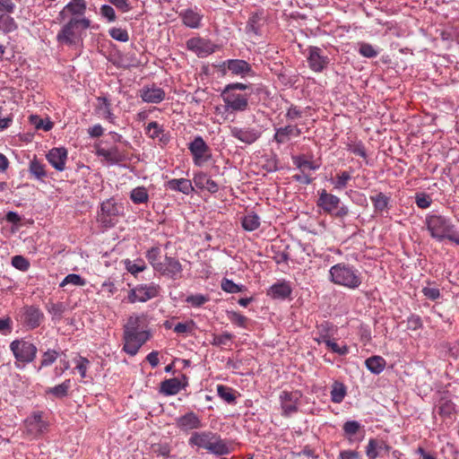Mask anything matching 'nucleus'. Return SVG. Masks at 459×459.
<instances>
[{
	"label": "nucleus",
	"mask_w": 459,
	"mask_h": 459,
	"mask_svg": "<svg viewBox=\"0 0 459 459\" xmlns=\"http://www.w3.org/2000/svg\"><path fill=\"white\" fill-rule=\"evenodd\" d=\"M188 445L197 449H204L217 456L229 455L232 452L230 441L222 438L221 435L212 430L192 432Z\"/></svg>",
	"instance_id": "obj_1"
},
{
	"label": "nucleus",
	"mask_w": 459,
	"mask_h": 459,
	"mask_svg": "<svg viewBox=\"0 0 459 459\" xmlns=\"http://www.w3.org/2000/svg\"><path fill=\"white\" fill-rule=\"evenodd\" d=\"M56 34L59 45L72 47L82 41L85 30L91 27L90 19L70 18L65 22Z\"/></svg>",
	"instance_id": "obj_2"
},
{
	"label": "nucleus",
	"mask_w": 459,
	"mask_h": 459,
	"mask_svg": "<svg viewBox=\"0 0 459 459\" xmlns=\"http://www.w3.org/2000/svg\"><path fill=\"white\" fill-rule=\"evenodd\" d=\"M426 225L433 238L438 241L447 238L459 245V236L454 235V226L445 216L439 214H428L426 217Z\"/></svg>",
	"instance_id": "obj_3"
},
{
	"label": "nucleus",
	"mask_w": 459,
	"mask_h": 459,
	"mask_svg": "<svg viewBox=\"0 0 459 459\" xmlns=\"http://www.w3.org/2000/svg\"><path fill=\"white\" fill-rule=\"evenodd\" d=\"M329 273L333 283L348 289H357L362 283L359 272L348 264H337L331 267Z\"/></svg>",
	"instance_id": "obj_4"
},
{
	"label": "nucleus",
	"mask_w": 459,
	"mask_h": 459,
	"mask_svg": "<svg viewBox=\"0 0 459 459\" xmlns=\"http://www.w3.org/2000/svg\"><path fill=\"white\" fill-rule=\"evenodd\" d=\"M318 331L320 337L317 338V343H325L327 350L339 356H345L349 353L348 345L344 342H338L335 338L338 331L336 325L326 322L320 325Z\"/></svg>",
	"instance_id": "obj_5"
},
{
	"label": "nucleus",
	"mask_w": 459,
	"mask_h": 459,
	"mask_svg": "<svg viewBox=\"0 0 459 459\" xmlns=\"http://www.w3.org/2000/svg\"><path fill=\"white\" fill-rule=\"evenodd\" d=\"M10 350L16 359L15 366L20 368V363L28 364L32 362L37 355V347L23 339L14 340L10 343Z\"/></svg>",
	"instance_id": "obj_6"
},
{
	"label": "nucleus",
	"mask_w": 459,
	"mask_h": 459,
	"mask_svg": "<svg viewBox=\"0 0 459 459\" xmlns=\"http://www.w3.org/2000/svg\"><path fill=\"white\" fill-rule=\"evenodd\" d=\"M221 98L225 103L226 112H245L249 107V95L247 93L233 92L228 90H223Z\"/></svg>",
	"instance_id": "obj_7"
},
{
	"label": "nucleus",
	"mask_w": 459,
	"mask_h": 459,
	"mask_svg": "<svg viewBox=\"0 0 459 459\" xmlns=\"http://www.w3.org/2000/svg\"><path fill=\"white\" fill-rule=\"evenodd\" d=\"M219 71L227 75L230 73L233 76L246 77L253 75V69L249 63L243 59H228L215 65Z\"/></svg>",
	"instance_id": "obj_8"
},
{
	"label": "nucleus",
	"mask_w": 459,
	"mask_h": 459,
	"mask_svg": "<svg viewBox=\"0 0 459 459\" xmlns=\"http://www.w3.org/2000/svg\"><path fill=\"white\" fill-rule=\"evenodd\" d=\"M160 287L153 282L149 284H139L131 289L127 295L129 303L146 302L160 295Z\"/></svg>",
	"instance_id": "obj_9"
},
{
	"label": "nucleus",
	"mask_w": 459,
	"mask_h": 459,
	"mask_svg": "<svg viewBox=\"0 0 459 459\" xmlns=\"http://www.w3.org/2000/svg\"><path fill=\"white\" fill-rule=\"evenodd\" d=\"M149 331L131 332L124 331L123 350L129 355L134 356L140 348L149 340Z\"/></svg>",
	"instance_id": "obj_10"
},
{
	"label": "nucleus",
	"mask_w": 459,
	"mask_h": 459,
	"mask_svg": "<svg viewBox=\"0 0 459 459\" xmlns=\"http://www.w3.org/2000/svg\"><path fill=\"white\" fill-rule=\"evenodd\" d=\"M188 150L193 157V162L195 166H202L207 162L211 157V149L204 142L202 136H195V139L188 143Z\"/></svg>",
	"instance_id": "obj_11"
},
{
	"label": "nucleus",
	"mask_w": 459,
	"mask_h": 459,
	"mask_svg": "<svg viewBox=\"0 0 459 459\" xmlns=\"http://www.w3.org/2000/svg\"><path fill=\"white\" fill-rule=\"evenodd\" d=\"M120 208L113 199L104 201L98 214V221L106 228L113 227L117 222Z\"/></svg>",
	"instance_id": "obj_12"
},
{
	"label": "nucleus",
	"mask_w": 459,
	"mask_h": 459,
	"mask_svg": "<svg viewBox=\"0 0 459 459\" xmlns=\"http://www.w3.org/2000/svg\"><path fill=\"white\" fill-rule=\"evenodd\" d=\"M87 3L85 0H71L66 4L57 15L59 22H65L70 18L88 19L85 17Z\"/></svg>",
	"instance_id": "obj_13"
},
{
	"label": "nucleus",
	"mask_w": 459,
	"mask_h": 459,
	"mask_svg": "<svg viewBox=\"0 0 459 459\" xmlns=\"http://www.w3.org/2000/svg\"><path fill=\"white\" fill-rule=\"evenodd\" d=\"M96 155L110 164H117L128 159V152L117 145L105 147L101 143L96 145Z\"/></svg>",
	"instance_id": "obj_14"
},
{
	"label": "nucleus",
	"mask_w": 459,
	"mask_h": 459,
	"mask_svg": "<svg viewBox=\"0 0 459 459\" xmlns=\"http://www.w3.org/2000/svg\"><path fill=\"white\" fill-rule=\"evenodd\" d=\"M317 204L336 217H343L348 213L347 208L341 205L340 199L325 191L321 193Z\"/></svg>",
	"instance_id": "obj_15"
},
{
	"label": "nucleus",
	"mask_w": 459,
	"mask_h": 459,
	"mask_svg": "<svg viewBox=\"0 0 459 459\" xmlns=\"http://www.w3.org/2000/svg\"><path fill=\"white\" fill-rule=\"evenodd\" d=\"M183 266L178 259L165 255L156 273L171 280L182 278Z\"/></svg>",
	"instance_id": "obj_16"
},
{
	"label": "nucleus",
	"mask_w": 459,
	"mask_h": 459,
	"mask_svg": "<svg viewBox=\"0 0 459 459\" xmlns=\"http://www.w3.org/2000/svg\"><path fill=\"white\" fill-rule=\"evenodd\" d=\"M230 135L246 144H252L256 142L263 134L262 126L239 127L230 126Z\"/></svg>",
	"instance_id": "obj_17"
},
{
	"label": "nucleus",
	"mask_w": 459,
	"mask_h": 459,
	"mask_svg": "<svg viewBox=\"0 0 459 459\" xmlns=\"http://www.w3.org/2000/svg\"><path fill=\"white\" fill-rule=\"evenodd\" d=\"M186 48L195 53L199 57H205L214 53L217 46L209 39L192 38L186 41Z\"/></svg>",
	"instance_id": "obj_18"
},
{
	"label": "nucleus",
	"mask_w": 459,
	"mask_h": 459,
	"mask_svg": "<svg viewBox=\"0 0 459 459\" xmlns=\"http://www.w3.org/2000/svg\"><path fill=\"white\" fill-rule=\"evenodd\" d=\"M22 319L26 327L35 329L43 322L44 314L38 307L27 306L22 308Z\"/></svg>",
	"instance_id": "obj_19"
},
{
	"label": "nucleus",
	"mask_w": 459,
	"mask_h": 459,
	"mask_svg": "<svg viewBox=\"0 0 459 459\" xmlns=\"http://www.w3.org/2000/svg\"><path fill=\"white\" fill-rule=\"evenodd\" d=\"M298 391H282L280 395L282 415L290 416L298 411V402L300 398Z\"/></svg>",
	"instance_id": "obj_20"
},
{
	"label": "nucleus",
	"mask_w": 459,
	"mask_h": 459,
	"mask_svg": "<svg viewBox=\"0 0 459 459\" xmlns=\"http://www.w3.org/2000/svg\"><path fill=\"white\" fill-rule=\"evenodd\" d=\"M25 428L27 433L37 437L47 430L48 424L43 420L41 411H35L25 420Z\"/></svg>",
	"instance_id": "obj_21"
},
{
	"label": "nucleus",
	"mask_w": 459,
	"mask_h": 459,
	"mask_svg": "<svg viewBox=\"0 0 459 459\" xmlns=\"http://www.w3.org/2000/svg\"><path fill=\"white\" fill-rule=\"evenodd\" d=\"M434 413L440 416L443 420H453L457 413L456 405L447 397H441L434 408Z\"/></svg>",
	"instance_id": "obj_22"
},
{
	"label": "nucleus",
	"mask_w": 459,
	"mask_h": 459,
	"mask_svg": "<svg viewBox=\"0 0 459 459\" xmlns=\"http://www.w3.org/2000/svg\"><path fill=\"white\" fill-rule=\"evenodd\" d=\"M177 427L184 432L199 429L203 427L202 420L193 411H189L176 419Z\"/></svg>",
	"instance_id": "obj_23"
},
{
	"label": "nucleus",
	"mask_w": 459,
	"mask_h": 459,
	"mask_svg": "<svg viewBox=\"0 0 459 459\" xmlns=\"http://www.w3.org/2000/svg\"><path fill=\"white\" fill-rule=\"evenodd\" d=\"M139 96L143 102L158 104L165 100L166 93L163 89L152 84L151 86H143L139 91Z\"/></svg>",
	"instance_id": "obj_24"
},
{
	"label": "nucleus",
	"mask_w": 459,
	"mask_h": 459,
	"mask_svg": "<svg viewBox=\"0 0 459 459\" xmlns=\"http://www.w3.org/2000/svg\"><path fill=\"white\" fill-rule=\"evenodd\" d=\"M67 155V150L64 147L52 148L48 151L46 158L55 169L63 171L65 169Z\"/></svg>",
	"instance_id": "obj_25"
},
{
	"label": "nucleus",
	"mask_w": 459,
	"mask_h": 459,
	"mask_svg": "<svg viewBox=\"0 0 459 459\" xmlns=\"http://www.w3.org/2000/svg\"><path fill=\"white\" fill-rule=\"evenodd\" d=\"M291 293L292 288L290 282L285 280L278 281L267 290V295L273 299H286Z\"/></svg>",
	"instance_id": "obj_26"
},
{
	"label": "nucleus",
	"mask_w": 459,
	"mask_h": 459,
	"mask_svg": "<svg viewBox=\"0 0 459 459\" xmlns=\"http://www.w3.org/2000/svg\"><path fill=\"white\" fill-rule=\"evenodd\" d=\"M298 168L300 170L299 174H296L294 178L296 180L301 183H310L311 178L310 175L313 174L316 167L314 166L312 161L307 160L303 158H299L296 161Z\"/></svg>",
	"instance_id": "obj_27"
},
{
	"label": "nucleus",
	"mask_w": 459,
	"mask_h": 459,
	"mask_svg": "<svg viewBox=\"0 0 459 459\" xmlns=\"http://www.w3.org/2000/svg\"><path fill=\"white\" fill-rule=\"evenodd\" d=\"M301 134V130L293 125H288L284 127L276 129L273 140L279 143H285L290 141L292 137H297Z\"/></svg>",
	"instance_id": "obj_28"
},
{
	"label": "nucleus",
	"mask_w": 459,
	"mask_h": 459,
	"mask_svg": "<svg viewBox=\"0 0 459 459\" xmlns=\"http://www.w3.org/2000/svg\"><path fill=\"white\" fill-rule=\"evenodd\" d=\"M179 17L185 26L192 29L199 28L203 20V14L191 8L181 11Z\"/></svg>",
	"instance_id": "obj_29"
},
{
	"label": "nucleus",
	"mask_w": 459,
	"mask_h": 459,
	"mask_svg": "<svg viewBox=\"0 0 459 459\" xmlns=\"http://www.w3.org/2000/svg\"><path fill=\"white\" fill-rule=\"evenodd\" d=\"M193 181L195 186L201 190L205 189L212 194L219 190L218 184L204 172L195 174Z\"/></svg>",
	"instance_id": "obj_30"
},
{
	"label": "nucleus",
	"mask_w": 459,
	"mask_h": 459,
	"mask_svg": "<svg viewBox=\"0 0 459 459\" xmlns=\"http://www.w3.org/2000/svg\"><path fill=\"white\" fill-rule=\"evenodd\" d=\"M167 189L180 192L184 195H190L195 189L191 180L187 178H173L165 185Z\"/></svg>",
	"instance_id": "obj_31"
},
{
	"label": "nucleus",
	"mask_w": 459,
	"mask_h": 459,
	"mask_svg": "<svg viewBox=\"0 0 459 459\" xmlns=\"http://www.w3.org/2000/svg\"><path fill=\"white\" fill-rule=\"evenodd\" d=\"M370 200L374 206L375 212L377 214H383L384 212L388 211L390 203V197L384 193H377L375 195L370 196Z\"/></svg>",
	"instance_id": "obj_32"
},
{
	"label": "nucleus",
	"mask_w": 459,
	"mask_h": 459,
	"mask_svg": "<svg viewBox=\"0 0 459 459\" xmlns=\"http://www.w3.org/2000/svg\"><path fill=\"white\" fill-rule=\"evenodd\" d=\"M146 317L142 316H131L124 327V331L141 332L146 330Z\"/></svg>",
	"instance_id": "obj_33"
},
{
	"label": "nucleus",
	"mask_w": 459,
	"mask_h": 459,
	"mask_svg": "<svg viewBox=\"0 0 459 459\" xmlns=\"http://www.w3.org/2000/svg\"><path fill=\"white\" fill-rule=\"evenodd\" d=\"M365 365L371 373L378 375L384 371L386 361L383 357L374 355L365 360Z\"/></svg>",
	"instance_id": "obj_34"
},
{
	"label": "nucleus",
	"mask_w": 459,
	"mask_h": 459,
	"mask_svg": "<svg viewBox=\"0 0 459 459\" xmlns=\"http://www.w3.org/2000/svg\"><path fill=\"white\" fill-rule=\"evenodd\" d=\"M29 172L32 178L40 182H44L45 178L48 176L46 165L38 160L37 159H33L32 160H30L29 164Z\"/></svg>",
	"instance_id": "obj_35"
},
{
	"label": "nucleus",
	"mask_w": 459,
	"mask_h": 459,
	"mask_svg": "<svg viewBox=\"0 0 459 459\" xmlns=\"http://www.w3.org/2000/svg\"><path fill=\"white\" fill-rule=\"evenodd\" d=\"M181 390L180 381L174 377L166 379L160 384V393L165 395H175Z\"/></svg>",
	"instance_id": "obj_36"
},
{
	"label": "nucleus",
	"mask_w": 459,
	"mask_h": 459,
	"mask_svg": "<svg viewBox=\"0 0 459 459\" xmlns=\"http://www.w3.org/2000/svg\"><path fill=\"white\" fill-rule=\"evenodd\" d=\"M97 100V110L100 113V116L108 120L109 122H113L115 117L111 111V104L109 100L106 97H99Z\"/></svg>",
	"instance_id": "obj_37"
},
{
	"label": "nucleus",
	"mask_w": 459,
	"mask_h": 459,
	"mask_svg": "<svg viewBox=\"0 0 459 459\" xmlns=\"http://www.w3.org/2000/svg\"><path fill=\"white\" fill-rule=\"evenodd\" d=\"M71 386V379H66L56 386L48 387L46 394H52L56 398H64L68 395Z\"/></svg>",
	"instance_id": "obj_38"
},
{
	"label": "nucleus",
	"mask_w": 459,
	"mask_h": 459,
	"mask_svg": "<svg viewBox=\"0 0 459 459\" xmlns=\"http://www.w3.org/2000/svg\"><path fill=\"white\" fill-rule=\"evenodd\" d=\"M314 247L311 245H306L300 247L299 253V262L305 266H308L310 269V264L313 263V258L315 256Z\"/></svg>",
	"instance_id": "obj_39"
},
{
	"label": "nucleus",
	"mask_w": 459,
	"mask_h": 459,
	"mask_svg": "<svg viewBox=\"0 0 459 459\" xmlns=\"http://www.w3.org/2000/svg\"><path fill=\"white\" fill-rule=\"evenodd\" d=\"M331 400L334 403H340L347 394L346 386L341 382H334L331 387Z\"/></svg>",
	"instance_id": "obj_40"
},
{
	"label": "nucleus",
	"mask_w": 459,
	"mask_h": 459,
	"mask_svg": "<svg viewBox=\"0 0 459 459\" xmlns=\"http://www.w3.org/2000/svg\"><path fill=\"white\" fill-rule=\"evenodd\" d=\"M11 13H0V32L7 34L17 29V23Z\"/></svg>",
	"instance_id": "obj_41"
},
{
	"label": "nucleus",
	"mask_w": 459,
	"mask_h": 459,
	"mask_svg": "<svg viewBox=\"0 0 459 459\" xmlns=\"http://www.w3.org/2000/svg\"><path fill=\"white\" fill-rule=\"evenodd\" d=\"M46 309L52 316L53 321H60L66 307L63 302H48L46 304Z\"/></svg>",
	"instance_id": "obj_42"
},
{
	"label": "nucleus",
	"mask_w": 459,
	"mask_h": 459,
	"mask_svg": "<svg viewBox=\"0 0 459 459\" xmlns=\"http://www.w3.org/2000/svg\"><path fill=\"white\" fill-rule=\"evenodd\" d=\"M241 224L245 230L253 231L259 228L260 218L256 213L249 212L243 217Z\"/></svg>",
	"instance_id": "obj_43"
},
{
	"label": "nucleus",
	"mask_w": 459,
	"mask_h": 459,
	"mask_svg": "<svg viewBox=\"0 0 459 459\" xmlns=\"http://www.w3.org/2000/svg\"><path fill=\"white\" fill-rule=\"evenodd\" d=\"M130 199L134 204H146L149 200V194L144 186H137L130 193Z\"/></svg>",
	"instance_id": "obj_44"
},
{
	"label": "nucleus",
	"mask_w": 459,
	"mask_h": 459,
	"mask_svg": "<svg viewBox=\"0 0 459 459\" xmlns=\"http://www.w3.org/2000/svg\"><path fill=\"white\" fill-rule=\"evenodd\" d=\"M124 264L127 272L133 275H136L138 273L143 272L146 269L145 262L140 258L135 260L126 259Z\"/></svg>",
	"instance_id": "obj_45"
},
{
	"label": "nucleus",
	"mask_w": 459,
	"mask_h": 459,
	"mask_svg": "<svg viewBox=\"0 0 459 459\" xmlns=\"http://www.w3.org/2000/svg\"><path fill=\"white\" fill-rule=\"evenodd\" d=\"M234 338L235 335L228 332H224L223 333L219 335L213 334L212 340L211 341V344L217 347L230 346L232 340Z\"/></svg>",
	"instance_id": "obj_46"
},
{
	"label": "nucleus",
	"mask_w": 459,
	"mask_h": 459,
	"mask_svg": "<svg viewBox=\"0 0 459 459\" xmlns=\"http://www.w3.org/2000/svg\"><path fill=\"white\" fill-rule=\"evenodd\" d=\"M160 253V249L158 247H152L146 253V258L155 272L163 261L161 260Z\"/></svg>",
	"instance_id": "obj_47"
},
{
	"label": "nucleus",
	"mask_w": 459,
	"mask_h": 459,
	"mask_svg": "<svg viewBox=\"0 0 459 459\" xmlns=\"http://www.w3.org/2000/svg\"><path fill=\"white\" fill-rule=\"evenodd\" d=\"M217 394L228 403H234L236 402V395L234 394V390L231 387L219 385H217Z\"/></svg>",
	"instance_id": "obj_48"
},
{
	"label": "nucleus",
	"mask_w": 459,
	"mask_h": 459,
	"mask_svg": "<svg viewBox=\"0 0 459 459\" xmlns=\"http://www.w3.org/2000/svg\"><path fill=\"white\" fill-rule=\"evenodd\" d=\"M383 441L370 438L366 446V455L369 459H376L378 456V450L381 449Z\"/></svg>",
	"instance_id": "obj_49"
},
{
	"label": "nucleus",
	"mask_w": 459,
	"mask_h": 459,
	"mask_svg": "<svg viewBox=\"0 0 459 459\" xmlns=\"http://www.w3.org/2000/svg\"><path fill=\"white\" fill-rule=\"evenodd\" d=\"M59 352L56 350L48 349L42 354V359L40 360V365L39 368V370H40L42 368L49 367L51 366L58 358Z\"/></svg>",
	"instance_id": "obj_50"
},
{
	"label": "nucleus",
	"mask_w": 459,
	"mask_h": 459,
	"mask_svg": "<svg viewBox=\"0 0 459 459\" xmlns=\"http://www.w3.org/2000/svg\"><path fill=\"white\" fill-rule=\"evenodd\" d=\"M210 300L209 295L193 294L186 299V302L193 307H201Z\"/></svg>",
	"instance_id": "obj_51"
},
{
	"label": "nucleus",
	"mask_w": 459,
	"mask_h": 459,
	"mask_svg": "<svg viewBox=\"0 0 459 459\" xmlns=\"http://www.w3.org/2000/svg\"><path fill=\"white\" fill-rule=\"evenodd\" d=\"M164 128L156 121L150 122L145 127V134L152 139H157L164 132Z\"/></svg>",
	"instance_id": "obj_52"
},
{
	"label": "nucleus",
	"mask_w": 459,
	"mask_h": 459,
	"mask_svg": "<svg viewBox=\"0 0 459 459\" xmlns=\"http://www.w3.org/2000/svg\"><path fill=\"white\" fill-rule=\"evenodd\" d=\"M359 53L367 58H374L377 56L378 51L369 43L359 42Z\"/></svg>",
	"instance_id": "obj_53"
},
{
	"label": "nucleus",
	"mask_w": 459,
	"mask_h": 459,
	"mask_svg": "<svg viewBox=\"0 0 459 459\" xmlns=\"http://www.w3.org/2000/svg\"><path fill=\"white\" fill-rule=\"evenodd\" d=\"M221 287L222 290L228 293H238L244 290L245 286L244 285H238L233 282V281L224 278L221 281Z\"/></svg>",
	"instance_id": "obj_54"
},
{
	"label": "nucleus",
	"mask_w": 459,
	"mask_h": 459,
	"mask_svg": "<svg viewBox=\"0 0 459 459\" xmlns=\"http://www.w3.org/2000/svg\"><path fill=\"white\" fill-rule=\"evenodd\" d=\"M109 36L117 41L127 42L129 40V34L126 29L113 27L108 30Z\"/></svg>",
	"instance_id": "obj_55"
},
{
	"label": "nucleus",
	"mask_w": 459,
	"mask_h": 459,
	"mask_svg": "<svg viewBox=\"0 0 459 459\" xmlns=\"http://www.w3.org/2000/svg\"><path fill=\"white\" fill-rule=\"evenodd\" d=\"M68 284H72L74 286H84L86 284V281L79 274L70 273L62 281L60 287H65Z\"/></svg>",
	"instance_id": "obj_56"
},
{
	"label": "nucleus",
	"mask_w": 459,
	"mask_h": 459,
	"mask_svg": "<svg viewBox=\"0 0 459 459\" xmlns=\"http://www.w3.org/2000/svg\"><path fill=\"white\" fill-rule=\"evenodd\" d=\"M261 21H262V17L259 13H252L248 19L247 30L255 34H258L260 26H261V24H260Z\"/></svg>",
	"instance_id": "obj_57"
},
{
	"label": "nucleus",
	"mask_w": 459,
	"mask_h": 459,
	"mask_svg": "<svg viewBox=\"0 0 459 459\" xmlns=\"http://www.w3.org/2000/svg\"><path fill=\"white\" fill-rule=\"evenodd\" d=\"M228 318L232 324L242 328H247L248 318L244 315L236 311H230L228 312Z\"/></svg>",
	"instance_id": "obj_58"
},
{
	"label": "nucleus",
	"mask_w": 459,
	"mask_h": 459,
	"mask_svg": "<svg viewBox=\"0 0 459 459\" xmlns=\"http://www.w3.org/2000/svg\"><path fill=\"white\" fill-rule=\"evenodd\" d=\"M351 179V173L348 171H338L334 178H332L335 188L344 187Z\"/></svg>",
	"instance_id": "obj_59"
},
{
	"label": "nucleus",
	"mask_w": 459,
	"mask_h": 459,
	"mask_svg": "<svg viewBox=\"0 0 459 459\" xmlns=\"http://www.w3.org/2000/svg\"><path fill=\"white\" fill-rule=\"evenodd\" d=\"M361 425L355 420H349L343 424L342 429L344 434L351 440L352 437L360 429Z\"/></svg>",
	"instance_id": "obj_60"
},
{
	"label": "nucleus",
	"mask_w": 459,
	"mask_h": 459,
	"mask_svg": "<svg viewBox=\"0 0 459 459\" xmlns=\"http://www.w3.org/2000/svg\"><path fill=\"white\" fill-rule=\"evenodd\" d=\"M12 265L22 272H27L30 268V264L29 260L24 256L14 255L12 258Z\"/></svg>",
	"instance_id": "obj_61"
},
{
	"label": "nucleus",
	"mask_w": 459,
	"mask_h": 459,
	"mask_svg": "<svg viewBox=\"0 0 459 459\" xmlns=\"http://www.w3.org/2000/svg\"><path fill=\"white\" fill-rule=\"evenodd\" d=\"M76 367L75 368L78 370L82 378L86 377V372L90 366V360L87 358L79 356L76 359Z\"/></svg>",
	"instance_id": "obj_62"
},
{
	"label": "nucleus",
	"mask_w": 459,
	"mask_h": 459,
	"mask_svg": "<svg viewBox=\"0 0 459 459\" xmlns=\"http://www.w3.org/2000/svg\"><path fill=\"white\" fill-rule=\"evenodd\" d=\"M415 203L420 209H427L431 205L432 200L429 195L424 193L417 194Z\"/></svg>",
	"instance_id": "obj_63"
},
{
	"label": "nucleus",
	"mask_w": 459,
	"mask_h": 459,
	"mask_svg": "<svg viewBox=\"0 0 459 459\" xmlns=\"http://www.w3.org/2000/svg\"><path fill=\"white\" fill-rule=\"evenodd\" d=\"M195 323L193 320L185 323H178L174 327V332L182 334L191 333L194 329Z\"/></svg>",
	"instance_id": "obj_64"
}]
</instances>
